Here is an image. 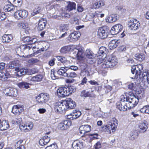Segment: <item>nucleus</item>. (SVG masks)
Here are the masks:
<instances>
[{
    "label": "nucleus",
    "instance_id": "nucleus-15",
    "mask_svg": "<svg viewBox=\"0 0 149 149\" xmlns=\"http://www.w3.org/2000/svg\"><path fill=\"white\" fill-rule=\"evenodd\" d=\"M84 141L83 140L74 141L72 143V146L73 149H81L83 148Z\"/></svg>",
    "mask_w": 149,
    "mask_h": 149
},
{
    "label": "nucleus",
    "instance_id": "nucleus-64",
    "mask_svg": "<svg viewBox=\"0 0 149 149\" xmlns=\"http://www.w3.org/2000/svg\"><path fill=\"white\" fill-rule=\"evenodd\" d=\"M31 38L29 42V44H31L34 43L37 41V39L36 38L33 37H31Z\"/></svg>",
    "mask_w": 149,
    "mask_h": 149
},
{
    "label": "nucleus",
    "instance_id": "nucleus-42",
    "mask_svg": "<svg viewBox=\"0 0 149 149\" xmlns=\"http://www.w3.org/2000/svg\"><path fill=\"white\" fill-rule=\"evenodd\" d=\"M135 57L140 61H142L144 60L145 58L144 55L142 54H136L135 55Z\"/></svg>",
    "mask_w": 149,
    "mask_h": 149
},
{
    "label": "nucleus",
    "instance_id": "nucleus-36",
    "mask_svg": "<svg viewBox=\"0 0 149 149\" xmlns=\"http://www.w3.org/2000/svg\"><path fill=\"white\" fill-rule=\"evenodd\" d=\"M80 95L81 97L84 98L91 97L90 92L86 91L85 90H83L81 91Z\"/></svg>",
    "mask_w": 149,
    "mask_h": 149
},
{
    "label": "nucleus",
    "instance_id": "nucleus-28",
    "mask_svg": "<svg viewBox=\"0 0 149 149\" xmlns=\"http://www.w3.org/2000/svg\"><path fill=\"white\" fill-rule=\"evenodd\" d=\"M29 85H31V84L25 82H19L17 84L18 87L21 89H28L30 87Z\"/></svg>",
    "mask_w": 149,
    "mask_h": 149
},
{
    "label": "nucleus",
    "instance_id": "nucleus-14",
    "mask_svg": "<svg viewBox=\"0 0 149 149\" xmlns=\"http://www.w3.org/2000/svg\"><path fill=\"white\" fill-rule=\"evenodd\" d=\"M127 97L126 95H122L121 96V103L123 104V107H120L118 106L119 109L120 111H125L127 110Z\"/></svg>",
    "mask_w": 149,
    "mask_h": 149
},
{
    "label": "nucleus",
    "instance_id": "nucleus-37",
    "mask_svg": "<svg viewBox=\"0 0 149 149\" xmlns=\"http://www.w3.org/2000/svg\"><path fill=\"white\" fill-rule=\"evenodd\" d=\"M18 64L17 61H13L11 62L9 65V68L10 69L15 68H18L17 67H18Z\"/></svg>",
    "mask_w": 149,
    "mask_h": 149
},
{
    "label": "nucleus",
    "instance_id": "nucleus-33",
    "mask_svg": "<svg viewBox=\"0 0 149 149\" xmlns=\"http://www.w3.org/2000/svg\"><path fill=\"white\" fill-rule=\"evenodd\" d=\"M14 6L12 4L6 5L3 8V10L5 12H10L14 10Z\"/></svg>",
    "mask_w": 149,
    "mask_h": 149
},
{
    "label": "nucleus",
    "instance_id": "nucleus-8",
    "mask_svg": "<svg viewBox=\"0 0 149 149\" xmlns=\"http://www.w3.org/2000/svg\"><path fill=\"white\" fill-rule=\"evenodd\" d=\"M28 15V12L25 10H20L17 11L15 13L14 17L17 19H24Z\"/></svg>",
    "mask_w": 149,
    "mask_h": 149
},
{
    "label": "nucleus",
    "instance_id": "nucleus-51",
    "mask_svg": "<svg viewBox=\"0 0 149 149\" xmlns=\"http://www.w3.org/2000/svg\"><path fill=\"white\" fill-rule=\"evenodd\" d=\"M22 120V119L21 118L18 117L16 118L15 120H13V122L14 121L16 123H13V124L19 125L20 124H21Z\"/></svg>",
    "mask_w": 149,
    "mask_h": 149
},
{
    "label": "nucleus",
    "instance_id": "nucleus-40",
    "mask_svg": "<svg viewBox=\"0 0 149 149\" xmlns=\"http://www.w3.org/2000/svg\"><path fill=\"white\" fill-rule=\"evenodd\" d=\"M135 23L134 25L131 26H132L130 27V29L131 30H136L137 29L139 26H140V23L139 22L137 21H135Z\"/></svg>",
    "mask_w": 149,
    "mask_h": 149
},
{
    "label": "nucleus",
    "instance_id": "nucleus-53",
    "mask_svg": "<svg viewBox=\"0 0 149 149\" xmlns=\"http://www.w3.org/2000/svg\"><path fill=\"white\" fill-rule=\"evenodd\" d=\"M137 21L136 19H130L128 22V25L130 28L132 26L134 25L135 23V21Z\"/></svg>",
    "mask_w": 149,
    "mask_h": 149
},
{
    "label": "nucleus",
    "instance_id": "nucleus-5",
    "mask_svg": "<svg viewBox=\"0 0 149 149\" xmlns=\"http://www.w3.org/2000/svg\"><path fill=\"white\" fill-rule=\"evenodd\" d=\"M49 95L46 93H41L39 94L36 98L38 103L43 104L47 102L49 100Z\"/></svg>",
    "mask_w": 149,
    "mask_h": 149
},
{
    "label": "nucleus",
    "instance_id": "nucleus-38",
    "mask_svg": "<svg viewBox=\"0 0 149 149\" xmlns=\"http://www.w3.org/2000/svg\"><path fill=\"white\" fill-rule=\"evenodd\" d=\"M42 77L41 75H38L33 77L31 79V80L34 81H40L42 80Z\"/></svg>",
    "mask_w": 149,
    "mask_h": 149
},
{
    "label": "nucleus",
    "instance_id": "nucleus-6",
    "mask_svg": "<svg viewBox=\"0 0 149 149\" xmlns=\"http://www.w3.org/2000/svg\"><path fill=\"white\" fill-rule=\"evenodd\" d=\"M139 101L138 98L134 96H131L128 98L127 97V107L129 109H131L136 106Z\"/></svg>",
    "mask_w": 149,
    "mask_h": 149
},
{
    "label": "nucleus",
    "instance_id": "nucleus-24",
    "mask_svg": "<svg viewBox=\"0 0 149 149\" xmlns=\"http://www.w3.org/2000/svg\"><path fill=\"white\" fill-rule=\"evenodd\" d=\"M12 39L13 37L11 35H4L2 37V41L3 43H9Z\"/></svg>",
    "mask_w": 149,
    "mask_h": 149
},
{
    "label": "nucleus",
    "instance_id": "nucleus-48",
    "mask_svg": "<svg viewBox=\"0 0 149 149\" xmlns=\"http://www.w3.org/2000/svg\"><path fill=\"white\" fill-rule=\"evenodd\" d=\"M102 57H101V56H100L98 58V60L97 61V63L98 65L99 66V67L100 68L101 70H102V69L103 68L101 66L102 64V63H103L104 62H103V59L104 58H102Z\"/></svg>",
    "mask_w": 149,
    "mask_h": 149
},
{
    "label": "nucleus",
    "instance_id": "nucleus-12",
    "mask_svg": "<svg viewBox=\"0 0 149 149\" xmlns=\"http://www.w3.org/2000/svg\"><path fill=\"white\" fill-rule=\"evenodd\" d=\"M4 93L8 96L16 97L17 94V91L16 89L13 88H7L3 92Z\"/></svg>",
    "mask_w": 149,
    "mask_h": 149
},
{
    "label": "nucleus",
    "instance_id": "nucleus-21",
    "mask_svg": "<svg viewBox=\"0 0 149 149\" xmlns=\"http://www.w3.org/2000/svg\"><path fill=\"white\" fill-rule=\"evenodd\" d=\"M120 40H113L110 41L109 46L110 49L116 48L120 43Z\"/></svg>",
    "mask_w": 149,
    "mask_h": 149
},
{
    "label": "nucleus",
    "instance_id": "nucleus-58",
    "mask_svg": "<svg viewBox=\"0 0 149 149\" xmlns=\"http://www.w3.org/2000/svg\"><path fill=\"white\" fill-rule=\"evenodd\" d=\"M147 105L145 106L141 109L140 111L143 113H147Z\"/></svg>",
    "mask_w": 149,
    "mask_h": 149
},
{
    "label": "nucleus",
    "instance_id": "nucleus-43",
    "mask_svg": "<svg viewBox=\"0 0 149 149\" xmlns=\"http://www.w3.org/2000/svg\"><path fill=\"white\" fill-rule=\"evenodd\" d=\"M73 114L74 119L79 117L81 115V112L80 111L77 110H74L73 112Z\"/></svg>",
    "mask_w": 149,
    "mask_h": 149
},
{
    "label": "nucleus",
    "instance_id": "nucleus-55",
    "mask_svg": "<svg viewBox=\"0 0 149 149\" xmlns=\"http://www.w3.org/2000/svg\"><path fill=\"white\" fill-rule=\"evenodd\" d=\"M69 29V24H64L62 26L61 30L63 31H67Z\"/></svg>",
    "mask_w": 149,
    "mask_h": 149
},
{
    "label": "nucleus",
    "instance_id": "nucleus-62",
    "mask_svg": "<svg viewBox=\"0 0 149 149\" xmlns=\"http://www.w3.org/2000/svg\"><path fill=\"white\" fill-rule=\"evenodd\" d=\"M38 61V60L36 58H32L29 60V62L31 63H37Z\"/></svg>",
    "mask_w": 149,
    "mask_h": 149
},
{
    "label": "nucleus",
    "instance_id": "nucleus-49",
    "mask_svg": "<svg viewBox=\"0 0 149 149\" xmlns=\"http://www.w3.org/2000/svg\"><path fill=\"white\" fill-rule=\"evenodd\" d=\"M102 130L107 132L108 133L111 134V132L110 129V126L109 125H106L102 127Z\"/></svg>",
    "mask_w": 149,
    "mask_h": 149
},
{
    "label": "nucleus",
    "instance_id": "nucleus-60",
    "mask_svg": "<svg viewBox=\"0 0 149 149\" xmlns=\"http://www.w3.org/2000/svg\"><path fill=\"white\" fill-rule=\"evenodd\" d=\"M84 8L80 4H78L77 5V10L79 12H82L84 10Z\"/></svg>",
    "mask_w": 149,
    "mask_h": 149
},
{
    "label": "nucleus",
    "instance_id": "nucleus-16",
    "mask_svg": "<svg viewBox=\"0 0 149 149\" xmlns=\"http://www.w3.org/2000/svg\"><path fill=\"white\" fill-rule=\"evenodd\" d=\"M79 130L80 133L83 135L91 131V126L88 125H82L80 127Z\"/></svg>",
    "mask_w": 149,
    "mask_h": 149
},
{
    "label": "nucleus",
    "instance_id": "nucleus-35",
    "mask_svg": "<svg viewBox=\"0 0 149 149\" xmlns=\"http://www.w3.org/2000/svg\"><path fill=\"white\" fill-rule=\"evenodd\" d=\"M70 36L71 39L73 41H77L79 37V36L78 35V33L76 32H74L71 33Z\"/></svg>",
    "mask_w": 149,
    "mask_h": 149
},
{
    "label": "nucleus",
    "instance_id": "nucleus-32",
    "mask_svg": "<svg viewBox=\"0 0 149 149\" xmlns=\"http://www.w3.org/2000/svg\"><path fill=\"white\" fill-rule=\"evenodd\" d=\"M139 134L136 130L132 131L130 134L129 138L132 140H133L138 138Z\"/></svg>",
    "mask_w": 149,
    "mask_h": 149
},
{
    "label": "nucleus",
    "instance_id": "nucleus-26",
    "mask_svg": "<svg viewBox=\"0 0 149 149\" xmlns=\"http://www.w3.org/2000/svg\"><path fill=\"white\" fill-rule=\"evenodd\" d=\"M76 3L73 2L69 1L67 6V10L68 11H70L76 9Z\"/></svg>",
    "mask_w": 149,
    "mask_h": 149
},
{
    "label": "nucleus",
    "instance_id": "nucleus-17",
    "mask_svg": "<svg viewBox=\"0 0 149 149\" xmlns=\"http://www.w3.org/2000/svg\"><path fill=\"white\" fill-rule=\"evenodd\" d=\"M15 70L16 71L15 72L16 75L18 77H20L26 74H29V70L27 69L22 68L19 69L18 68L15 69Z\"/></svg>",
    "mask_w": 149,
    "mask_h": 149
},
{
    "label": "nucleus",
    "instance_id": "nucleus-47",
    "mask_svg": "<svg viewBox=\"0 0 149 149\" xmlns=\"http://www.w3.org/2000/svg\"><path fill=\"white\" fill-rule=\"evenodd\" d=\"M70 47L68 46H65L62 47L60 50V52L63 53H66L70 50Z\"/></svg>",
    "mask_w": 149,
    "mask_h": 149
},
{
    "label": "nucleus",
    "instance_id": "nucleus-31",
    "mask_svg": "<svg viewBox=\"0 0 149 149\" xmlns=\"http://www.w3.org/2000/svg\"><path fill=\"white\" fill-rule=\"evenodd\" d=\"M75 53H77L76 56L78 58H83L85 55V53H83L84 51L81 48H80L79 49H76V51H75Z\"/></svg>",
    "mask_w": 149,
    "mask_h": 149
},
{
    "label": "nucleus",
    "instance_id": "nucleus-41",
    "mask_svg": "<svg viewBox=\"0 0 149 149\" xmlns=\"http://www.w3.org/2000/svg\"><path fill=\"white\" fill-rule=\"evenodd\" d=\"M19 126V128L22 131L27 132L29 131V129L27 127V125H25L24 124L21 123Z\"/></svg>",
    "mask_w": 149,
    "mask_h": 149
},
{
    "label": "nucleus",
    "instance_id": "nucleus-9",
    "mask_svg": "<svg viewBox=\"0 0 149 149\" xmlns=\"http://www.w3.org/2000/svg\"><path fill=\"white\" fill-rule=\"evenodd\" d=\"M67 86H62L59 87L57 90L58 95L61 97H64L68 96Z\"/></svg>",
    "mask_w": 149,
    "mask_h": 149
},
{
    "label": "nucleus",
    "instance_id": "nucleus-19",
    "mask_svg": "<svg viewBox=\"0 0 149 149\" xmlns=\"http://www.w3.org/2000/svg\"><path fill=\"white\" fill-rule=\"evenodd\" d=\"M47 20L46 19L42 18L40 19L38 23V30H42L45 27Z\"/></svg>",
    "mask_w": 149,
    "mask_h": 149
},
{
    "label": "nucleus",
    "instance_id": "nucleus-45",
    "mask_svg": "<svg viewBox=\"0 0 149 149\" xmlns=\"http://www.w3.org/2000/svg\"><path fill=\"white\" fill-rule=\"evenodd\" d=\"M108 125L110 126V129L111 128L113 132L115 131L118 126L117 124L112 123H109Z\"/></svg>",
    "mask_w": 149,
    "mask_h": 149
},
{
    "label": "nucleus",
    "instance_id": "nucleus-2",
    "mask_svg": "<svg viewBox=\"0 0 149 149\" xmlns=\"http://www.w3.org/2000/svg\"><path fill=\"white\" fill-rule=\"evenodd\" d=\"M76 106L75 102L70 98H67L62 102H58L54 105V109L57 113H65L66 111L73 109Z\"/></svg>",
    "mask_w": 149,
    "mask_h": 149
},
{
    "label": "nucleus",
    "instance_id": "nucleus-13",
    "mask_svg": "<svg viewBox=\"0 0 149 149\" xmlns=\"http://www.w3.org/2000/svg\"><path fill=\"white\" fill-rule=\"evenodd\" d=\"M123 29V26L120 24H116L111 28L110 32L112 35H116L120 32Z\"/></svg>",
    "mask_w": 149,
    "mask_h": 149
},
{
    "label": "nucleus",
    "instance_id": "nucleus-1",
    "mask_svg": "<svg viewBox=\"0 0 149 149\" xmlns=\"http://www.w3.org/2000/svg\"><path fill=\"white\" fill-rule=\"evenodd\" d=\"M143 65L141 64L132 66L131 71L134 75L130 77L134 79V82L136 84H139L141 83H143L145 87H147L148 85L146 84L147 83L149 86V73L144 72L141 73V71L143 70Z\"/></svg>",
    "mask_w": 149,
    "mask_h": 149
},
{
    "label": "nucleus",
    "instance_id": "nucleus-57",
    "mask_svg": "<svg viewBox=\"0 0 149 149\" xmlns=\"http://www.w3.org/2000/svg\"><path fill=\"white\" fill-rule=\"evenodd\" d=\"M6 17V15L4 12L0 11V19L1 20H4Z\"/></svg>",
    "mask_w": 149,
    "mask_h": 149
},
{
    "label": "nucleus",
    "instance_id": "nucleus-27",
    "mask_svg": "<svg viewBox=\"0 0 149 149\" xmlns=\"http://www.w3.org/2000/svg\"><path fill=\"white\" fill-rule=\"evenodd\" d=\"M10 4L16 7L20 6L22 3V0H8Z\"/></svg>",
    "mask_w": 149,
    "mask_h": 149
},
{
    "label": "nucleus",
    "instance_id": "nucleus-10",
    "mask_svg": "<svg viewBox=\"0 0 149 149\" xmlns=\"http://www.w3.org/2000/svg\"><path fill=\"white\" fill-rule=\"evenodd\" d=\"M24 110L23 106L21 104L14 105L12 108V113L15 115H19Z\"/></svg>",
    "mask_w": 149,
    "mask_h": 149
},
{
    "label": "nucleus",
    "instance_id": "nucleus-54",
    "mask_svg": "<svg viewBox=\"0 0 149 149\" xmlns=\"http://www.w3.org/2000/svg\"><path fill=\"white\" fill-rule=\"evenodd\" d=\"M45 149H58V146L57 145L53 144L47 147Z\"/></svg>",
    "mask_w": 149,
    "mask_h": 149
},
{
    "label": "nucleus",
    "instance_id": "nucleus-39",
    "mask_svg": "<svg viewBox=\"0 0 149 149\" xmlns=\"http://www.w3.org/2000/svg\"><path fill=\"white\" fill-rule=\"evenodd\" d=\"M67 89L68 91V96L70 95L72 93H74L76 89L73 86H67Z\"/></svg>",
    "mask_w": 149,
    "mask_h": 149
},
{
    "label": "nucleus",
    "instance_id": "nucleus-22",
    "mask_svg": "<svg viewBox=\"0 0 149 149\" xmlns=\"http://www.w3.org/2000/svg\"><path fill=\"white\" fill-rule=\"evenodd\" d=\"M138 127L139 129V131L140 133H143L146 131L148 127L147 123L146 122L140 123Z\"/></svg>",
    "mask_w": 149,
    "mask_h": 149
},
{
    "label": "nucleus",
    "instance_id": "nucleus-18",
    "mask_svg": "<svg viewBox=\"0 0 149 149\" xmlns=\"http://www.w3.org/2000/svg\"><path fill=\"white\" fill-rule=\"evenodd\" d=\"M50 138L48 136L45 135L40 139L39 141L40 145L43 146L47 145L50 141Z\"/></svg>",
    "mask_w": 149,
    "mask_h": 149
},
{
    "label": "nucleus",
    "instance_id": "nucleus-61",
    "mask_svg": "<svg viewBox=\"0 0 149 149\" xmlns=\"http://www.w3.org/2000/svg\"><path fill=\"white\" fill-rule=\"evenodd\" d=\"M73 115V113H71L69 115H68L66 116V118L68 120H73L74 119V115Z\"/></svg>",
    "mask_w": 149,
    "mask_h": 149
},
{
    "label": "nucleus",
    "instance_id": "nucleus-29",
    "mask_svg": "<svg viewBox=\"0 0 149 149\" xmlns=\"http://www.w3.org/2000/svg\"><path fill=\"white\" fill-rule=\"evenodd\" d=\"M117 20V15H109L106 19V21L109 23L115 22Z\"/></svg>",
    "mask_w": 149,
    "mask_h": 149
},
{
    "label": "nucleus",
    "instance_id": "nucleus-30",
    "mask_svg": "<svg viewBox=\"0 0 149 149\" xmlns=\"http://www.w3.org/2000/svg\"><path fill=\"white\" fill-rule=\"evenodd\" d=\"M67 69V68L61 67L56 70L55 69V71L58 74L64 76V74L66 72Z\"/></svg>",
    "mask_w": 149,
    "mask_h": 149
},
{
    "label": "nucleus",
    "instance_id": "nucleus-56",
    "mask_svg": "<svg viewBox=\"0 0 149 149\" xmlns=\"http://www.w3.org/2000/svg\"><path fill=\"white\" fill-rule=\"evenodd\" d=\"M71 70L70 69H67L66 72L64 74V76L65 77H70L71 73Z\"/></svg>",
    "mask_w": 149,
    "mask_h": 149
},
{
    "label": "nucleus",
    "instance_id": "nucleus-7",
    "mask_svg": "<svg viewBox=\"0 0 149 149\" xmlns=\"http://www.w3.org/2000/svg\"><path fill=\"white\" fill-rule=\"evenodd\" d=\"M107 26H104L99 29L97 31V35L99 38L104 39L107 37L109 30Z\"/></svg>",
    "mask_w": 149,
    "mask_h": 149
},
{
    "label": "nucleus",
    "instance_id": "nucleus-46",
    "mask_svg": "<svg viewBox=\"0 0 149 149\" xmlns=\"http://www.w3.org/2000/svg\"><path fill=\"white\" fill-rule=\"evenodd\" d=\"M56 57L58 61H60L62 63H65L66 61V59L64 57L57 56Z\"/></svg>",
    "mask_w": 149,
    "mask_h": 149
},
{
    "label": "nucleus",
    "instance_id": "nucleus-52",
    "mask_svg": "<svg viewBox=\"0 0 149 149\" xmlns=\"http://www.w3.org/2000/svg\"><path fill=\"white\" fill-rule=\"evenodd\" d=\"M56 71L54 70H52L51 71V78L53 79H55L57 78L58 77L56 75Z\"/></svg>",
    "mask_w": 149,
    "mask_h": 149
},
{
    "label": "nucleus",
    "instance_id": "nucleus-59",
    "mask_svg": "<svg viewBox=\"0 0 149 149\" xmlns=\"http://www.w3.org/2000/svg\"><path fill=\"white\" fill-rule=\"evenodd\" d=\"M101 144L99 142H97L94 146V149H99L101 148Z\"/></svg>",
    "mask_w": 149,
    "mask_h": 149
},
{
    "label": "nucleus",
    "instance_id": "nucleus-20",
    "mask_svg": "<svg viewBox=\"0 0 149 149\" xmlns=\"http://www.w3.org/2000/svg\"><path fill=\"white\" fill-rule=\"evenodd\" d=\"M108 52V49L107 48L104 47H101L100 48L99 51L98 52V53L99 55L100 56L105 57L106 56V54Z\"/></svg>",
    "mask_w": 149,
    "mask_h": 149
},
{
    "label": "nucleus",
    "instance_id": "nucleus-11",
    "mask_svg": "<svg viewBox=\"0 0 149 149\" xmlns=\"http://www.w3.org/2000/svg\"><path fill=\"white\" fill-rule=\"evenodd\" d=\"M71 125V120H65L59 124L58 127L61 130H65L67 129Z\"/></svg>",
    "mask_w": 149,
    "mask_h": 149
},
{
    "label": "nucleus",
    "instance_id": "nucleus-4",
    "mask_svg": "<svg viewBox=\"0 0 149 149\" xmlns=\"http://www.w3.org/2000/svg\"><path fill=\"white\" fill-rule=\"evenodd\" d=\"M85 55L86 56L88 63L92 64L96 62V58L95 54L91 49H87L85 53Z\"/></svg>",
    "mask_w": 149,
    "mask_h": 149
},
{
    "label": "nucleus",
    "instance_id": "nucleus-25",
    "mask_svg": "<svg viewBox=\"0 0 149 149\" xmlns=\"http://www.w3.org/2000/svg\"><path fill=\"white\" fill-rule=\"evenodd\" d=\"M96 17V12L93 13H90L86 16L87 19L90 21H92L94 23V19Z\"/></svg>",
    "mask_w": 149,
    "mask_h": 149
},
{
    "label": "nucleus",
    "instance_id": "nucleus-50",
    "mask_svg": "<svg viewBox=\"0 0 149 149\" xmlns=\"http://www.w3.org/2000/svg\"><path fill=\"white\" fill-rule=\"evenodd\" d=\"M41 12V8L40 7L38 6L33 10V13H32V15H34L36 14L40 13Z\"/></svg>",
    "mask_w": 149,
    "mask_h": 149
},
{
    "label": "nucleus",
    "instance_id": "nucleus-34",
    "mask_svg": "<svg viewBox=\"0 0 149 149\" xmlns=\"http://www.w3.org/2000/svg\"><path fill=\"white\" fill-rule=\"evenodd\" d=\"M104 5V1L102 0H100L98 1L95 2L93 5V7L94 8L96 9L101 7Z\"/></svg>",
    "mask_w": 149,
    "mask_h": 149
},
{
    "label": "nucleus",
    "instance_id": "nucleus-3",
    "mask_svg": "<svg viewBox=\"0 0 149 149\" xmlns=\"http://www.w3.org/2000/svg\"><path fill=\"white\" fill-rule=\"evenodd\" d=\"M118 60L115 57H111L109 58H106L101 65L104 68H112L115 66L117 63Z\"/></svg>",
    "mask_w": 149,
    "mask_h": 149
},
{
    "label": "nucleus",
    "instance_id": "nucleus-44",
    "mask_svg": "<svg viewBox=\"0 0 149 149\" xmlns=\"http://www.w3.org/2000/svg\"><path fill=\"white\" fill-rule=\"evenodd\" d=\"M8 76L4 72H0V79L2 81H5L8 78Z\"/></svg>",
    "mask_w": 149,
    "mask_h": 149
},
{
    "label": "nucleus",
    "instance_id": "nucleus-63",
    "mask_svg": "<svg viewBox=\"0 0 149 149\" xmlns=\"http://www.w3.org/2000/svg\"><path fill=\"white\" fill-rule=\"evenodd\" d=\"M79 20L77 19V17H74L73 18L72 21L73 24L75 25H78L79 24Z\"/></svg>",
    "mask_w": 149,
    "mask_h": 149
},
{
    "label": "nucleus",
    "instance_id": "nucleus-23",
    "mask_svg": "<svg viewBox=\"0 0 149 149\" xmlns=\"http://www.w3.org/2000/svg\"><path fill=\"white\" fill-rule=\"evenodd\" d=\"M9 127V125L8 121L6 120H3L1 122L0 130L3 131L8 129Z\"/></svg>",
    "mask_w": 149,
    "mask_h": 149
}]
</instances>
